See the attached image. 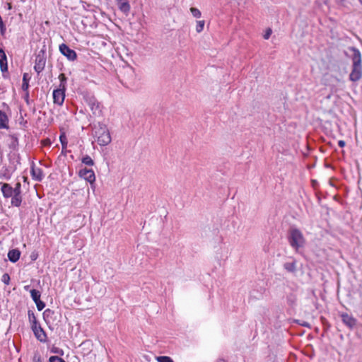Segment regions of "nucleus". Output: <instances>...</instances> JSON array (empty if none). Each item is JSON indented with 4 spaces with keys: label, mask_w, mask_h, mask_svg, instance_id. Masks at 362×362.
Returning a JSON list of instances; mask_svg holds the SVG:
<instances>
[{
    "label": "nucleus",
    "mask_w": 362,
    "mask_h": 362,
    "mask_svg": "<svg viewBox=\"0 0 362 362\" xmlns=\"http://www.w3.org/2000/svg\"><path fill=\"white\" fill-rule=\"evenodd\" d=\"M351 50L352 51V66L349 78L352 82H357L362 78L361 54L360 51L355 47H352Z\"/></svg>",
    "instance_id": "1"
},
{
    "label": "nucleus",
    "mask_w": 362,
    "mask_h": 362,
    "mask_svg": "<svg viewBox=\"0 0 362 362\" xmlns=\"http://www.w3.org/2000/svg\"><path fill=\"white\" fill-rule=\"evenodd\" d=\"M93 131V136L100 146H107L111 142L110 134L105 124L98 122L94 125Z\"/></svg>",
    "instance_id": "2"
},
{
    "label": "nucleus",
    "mask_w": 362,
    "mask_h": 362,
    "mask_svg": "<svg viewBox=\"0 0 362 362\" xmlns=\"http://www.w3.org/2000/svg\"><path fill=\"white\" fill-rule=\"evenodd\" d=\"M28 320L31 325V329L35 337L41 342H45L47 340V334L41 325L37 320L35 313L33 310H29L28 312Z\"/></svg>",
    "instance_id": "3"
},
{
    "label": "nucleus",
    "mask_w": 362,
    "mask_h": 362,
    "mask_svg": "<svg viewBox=\"0 0 362 362\" xmlns=\"http://www.w3.org/2000/svg\"><path fill=\"white\" fill-rule=\"evenodd\" d=\"M288 242L291 246L296 250L303 247L305 238L302 233L296 228H291L288 231Z\"/></svg>",
    "instance_id": "4"
},
{
    "label": "nucleus",
    "mask_w": 362,
    "mask_h": 362,
    "mask_svg": "<svg viewBox=\"0 0 362 362\" xmlns=\"http://www.w3.org/2000/svg\"><path fill=\"white\" fill-rule=\"evenodd\" d=\"M46 46L43 45L42 48L39 51L35 57V62L34 66L35 71L40 74L43 71L46 64Z\"/></svg>",
    "instance_id": "5"
},
{
    "label": "nucleus",
    "mask_w": 362,
    "mask_h": 362,
    "mask_svg": "<svg viewBox=\"0 0 362 362\" xmlns=\"http://www.w3.org/2000/svg\"><path fill=\"white\" fill-rule=\"evenodd\" d=\"M13 189L15 191V196H13L11 199V204L14 206L18 207L21 206L22 202L21 183L20 182H16Z\"/></svg>",
    "instance_id": "6"
},
{
    "label": "nucleus",
    "mask_w": 362,
    "mask_h": 362,
    "mask_svg": "<svg viewBox=\"0 0 362 362\" xmlns=\"http://www.w3.org/2000/svg\"><path fill=\"white\" fill-rule=\"evenodd\" d=\"M59 51L70 61H74L77 58L76 52L70 49L66 44H62L59 45Z\"/></svg>",
    "instance_id": "7"
},
{
    "label": "nucleus",
    "mask_w": 362,
    "mask_h": 362,
    "mask_svg": "<svg viewBox=\"0 0 362 362\" xmlns=\"http://www.w3.org/2000/svg\"><path fill=\"white\" fill-rule=\"evenodd\" d=\"M86 100L94 115H99L101 112L100 103L95 97L90 96L86 98Z\"/></svg>",
    "instance_id": "8"
},
{
    "label": "nucleus",
    "mask_w": 362,
    "mask_h": 362,
    "mask_svg": "<svg viewBox=\"0 0 362 362\" xmlns=\"http://www.w3.org/2000/svg\"><path fill=\"white\" fill-rule=\"evenodd\" d=\"M78 175L81 177L89 182L92 185L95 180V173L93 170L83 168L79 170Z\"/></svg>",
    "instance_id": "9"
},
{
    "label": "nucleus",
    "mask_w": 362,
    "mask_h": 362,
    "mask_svg": "<svg viewBox=\"0 0 362 362\" xmlns=\"http://www.w3.org/2000/svg\"><path fill=\"white\" fill-rule=\"evenodd\" d=\"M65 98V89L59 88L53 91V100L55 104L62 105Z\"/></svg>",
    "instance_id": "10"
},
{
    "label": "nucleus",
    "mask_w": 362,
    "mask_h": 362,
    "mask_svg": "<svg viewBox=\"0 0 362 362\" xmlns=\"http://www.w3.org/2000/svg\"><path fill=\"white\" fill-rule=\"evenodd\" d=\"M30 173L33 180L40 182L43 179L44 175L40 168L35 166L33 162L31 165Z\"/></svg>",
    "instance_id": "11"
},
{
    "label": "nucleus",
    "mask_w": 362,
    "mask_h": 362,
    "mask_svg": "<svg viewBox=\"0 0 362 362\" xmlns=\"http://www.w3.org/2000/svg\"><path fill=\"white\" fill-rule=\"evenodd\" d=\"M1 191L3 194L4 198H13L15 196V191L10 184L8 183H1Z\"/></svg>",
    "instance_id": "12"
},
{
    "label": "nucleus",
    "mask_w": 362,
    "mask_h": 362,
    "mask_svg": "<svg viewBox=\"0 0 362 362\" xmlns=\"http://www.w3.org/2000/svg\"><path fill=\"white\" fill-rule=\"evenodd\" d=\"M341 318L342 322L350 329L356 325V320L348 313H341Z\"/></svg>",
    "instance_id": "13"
},
{
    "label": "nucleus",
    "mask_w": 362,
    "mask_h": 362,
    "mask_svg": "<svg viewBox=\"0 0 362 362\" xmlns=\"http://www.w3.org/2000/svg\"><path fill=\"white\" fill-rule=\"evenodd\" d=\"M21 256V252L18 249H13L8 251V258L11 262H16Z\"/></svg>",
    "instance_id": "14"
},
{
    "label": "nucleus",
    "mask_w": 362,
    "mask_h": 362,
    "mask_svg": "<svg viewBox=\"0 0 362 362\" xmlns=\"http://www.w3.org/2000/svg\"><path fill=\"white\" fill-rule=\"evenodd\" d=\"M0 68L2 72L8 69L6 56L2 49H0Z\"/></svg>",
    "instance_id": "15"
},
{
    "label": "nucleus",
    "mask_w": 362,
    "mask_h": 362,
    "mask_svg": "<svg viewBox=\"0 0 362 362\" xmlns=\"http://www.w3.org/2000/svg\"><path fill=\"white\" fill-rule=\"evenodd\" d=\"M8 117L7 115L1 110H0V128H8Z\"/></svg>",
    "instance_id": "16"
},
{
    "label": "nucleus",
    "mask_w": 362,
    "mask_h": 362,
    "mask_svg": "<svg viewBox=\"0 0 362 362\" xmlns=\"http://www.w3.org/2000/svg\"><path fill=\"white\" fill-rule=\"evenodd\" d=\"M59 140H60V142L62 144V153L64 155H66V148L67 147L68 141H67L66 136L64 133L60 135Z\"/></svg>",
    "instance_id": "17"
},
{
    "label": "nucleus",
    "mask_w": 362,
    "mask_h": 362,
    "mask_svg": "<svg viewBox=\"0 0 362 362\" xmlns=\"http://www.w3.org/2000/svg\"><path fill=\"white\" fill-rule=\"evenodd\" d=\"M284 267L289 272H295L296 270V264L295 262H286L284 264Z\"/></svg>",
    "instance_id": "18"
},
{
    "label": "nucleus",
    "mask_w": 362,
    "mask_h": 362,
    "mask_svg": "<svg viewBox=\"0 0 362 362\" xmlns=\"http://www.w3.org/2000/svg\"><path fill=\"white\" fill-rule=\"evenodd\" d=\"M119 8L121 11L127 14L130 11V5L127 1L122 2L119 4Z\"/></svg>",
    "instance_id": "19"
},
{
    "label": "nucleus",
    "mask_w": 362,
    "mask_h": 362,
    "mask_svg": "<svg viewBox=\"0 0 362 362\" xmlns=\"http://www.w3.org/2000/svg\"><path fill=\"white\" fill-rule=\"evenodd\" d=\"M30 296L35 303L40 300V292L36 289H32L30 291Z\"/></svg>",
    "instance_id": "20"
},
{
    "label": "nucleus",
    "mask_w": 362,
    "mask_h": 362,
    "mask_svg": "<svg viewBox=\"0 0 362 362\" xmlns=\"http://www.w3.org/2000/svg\"><path fill=\"white\" fill-rule=\"evenodd\" d=\"M81 162L88 166H92L94 165L93 160L88 155L83 156L81 159Z\"/></svg>",
    "instance_id": "21"
},
{
    "label": "nucleus",
    "mask_w": 362,
    "mask_h": 362,
    "mask_svg": "<svg viewBox=\"0 0 362 362\" xmlns=\"http://www.w3.org/2000/svg\"><path fill=\"white\" fill-rule=\"evenodd\" d=\"M59 79L60 81L59 88L66 90V77L64 74H60L59 76Z\"/></svg>",
    "instance_id": "22"
},
{
    "label": "nucleus",
    "mask_w": 362,
    "mask_h": 362,
    "mask_svg": "<svg viewBox=\"0 0 362 362\" xmlns=\"http://www.w3.org/2000/svg\"><path fill=\"white\" fill-rule=\"evenodd\" d=\"M9 137L11 138V146L13 147V148H16V146H18V135L16 134H10L9 135Z\"/></svg>",
    "instance_id": "23"
},
{
    "label": "nucleus",
    "mask_w": 362,
    "mask_h": 362,
    "mask_svg": "<svg viewBox=\"0 0 362 362\" xmlns=\"http://www.w3.org/2000/svg\"><path fill=\"white\" fill-rule=\"evenodd\" d=\"M27 76H28V74H24L23 77L22 89L25 91L27 90L29 87L28 80L27 78Z\"/></svg>",
    "instance_id": "24"
},
{
    "label": "nucleus",
    "mask_w": 362,
    "mask_h": 362,
    "mask_svg": "<svg viewBox=\"0 0 362 362\" xmlns=\"http://www.w3.org/2000/svg\"><path fill=\"white\" fill-rule=\"evenodd\" d=\"M158 362H173V360L169 356H158L156 357Z\"/></svg>",
    "instance_id": "25"
},
{
    "label": "nucleus",
    "mask_w": 362,
    "mask_h": 362,
    "mask_svg": "<svg viewBox=\"0 0 362 362\" xmlns=\"http://www.w3.org/2000/svg\"><path fill=\"white\" fill-rule=\"evenodd\" d=\"M190 11L192 13V14L193 15L194 17L195 18H200L201 17V12L197 8H194V7H192L190 8Z\"/></svg>",
    "instance_id": "26"
},
{
    "label": "nucleus",
    "mask_w": 362,
    "mask_h": 362,
    "mask_svg": "<svg viewBox=\"0 0 362 362\" xmlns=\"http://www.w3.org/2000/svg\"><path fill=\"white\" fill-rule=\"evenodd\" d=\"M204 26V21H199L197 22L196 30L200 33L203 30Z\"/></svg>",
    "instance_id": "27"
},
{
    "label": "nucleus",
    "mask_w": 362,
    "mask_h": 362,
    "mask_svg": "<svg viewBox=\"0 0 362 362\" xmlns=\"http://www.w3.org/2000/svg\"><path fill=\"white\" fill-rule=\"evenodd\" d=\"M49 362H65L64 359L62 358L57 356H52L49 359Z\"/></svg>",
    "instance_id": "28"
},
{
    "label": "nucleus",
    "mask_w": 362,
    "mask_h": 362,
    "mask_svg": "<svg viewBox=\"0 0 362 362\" xmlns=\"http://www.w3.org/2000/svg\"><path fill=\"white\" fill-rule=\"evenodd\" d=\"M296 298L294 296L290 295L287 296V301L290 305H293L296 303Z\"/></svg>",
    "instance_id": "29"
},
{
    "label": "nucleus",
    "mask_w": 362,
    "mask_h": 362,
    "mask_svg": "<svg viewBox=\"0 0 362 362\" xmlns=\"http://www.w3.org/2000/svg\"><path fill=\"white\" fill-rule=\"evenodd\" d=\"M1 281L6 285L9 284L10 282V276L7 273L3 274Z\"/></svg>",
    "instance_id": "30"
},
{
    "label": "nucleus",
    "mask_w": 362,
    "mask_h": 362,
    "mask_svg": "<svg viewBox=\"0 0 362 362\" xmlns=\"http://www.w3.org/2000/svg\"><path fill=\"white\" fill-rule=\"evenodd\" d=\"M35 304L37 310L40 311L43 310L45 307V303L42 302L41 300H39L38 301L35 302Z\"/></svg>",
    "instance_id": "31"
},
{
    "label": "nucleus",
    "mask_w": 362,
    "mask_h": 362,
    "mask_svg": "<svg viewBox=\"0 0 362 362\" xmlns=\"http://www.w3.org/2000/svg\"><path fill=\"white\" fill-rule=\"evenodd\" d=\"M0 31L2 35H4L6 31V26L3 21L0 22Z\"/></svg>",
    "instance_id": "32"
},
{
    "label": "nucleus",
    "mask_w": 362,
    "mask_h": 362,
    "mask_svg": "<svg viewBox=\"0 0 362 362\" xmlns=\"http://www.w3.org/2000/svg\"><path fill=\"white\" fill-rule=\"evenodd\" d=\"M272 34V30L270 28L267 29L265 34L264 35V38L267 40L269 38Z\"/></svg>",
    "instance_id": "33"
},
{
    "label": "nucleus",
    "mask_w": 362,
    "mask_h": 362,
    "mask_svg": "<svg viewBox=\"0 0 362 362\" xmlns=\"http://www.w3.org/2000/svg\"><path fill=\"white\" fill-rule=\"evenodd\" d=\"M338 145H339L340 147H341V148H342V147H344V146L346 145V143H345V141H343V140H340V141H339V142H338Z\"/></svg>",
    "instance_id": "34"
},
{
    "label": "nucleus",
    "mask_w": 362,
    "mask_h": 362,
    "mask_svg": "<svg viewBox=\"0 0 362 362\" xmlns=\"http://www.w3.org/2000/svg\"><path fill=\"white\" fill-rule=\"evenodd\" d=\"M52 313L51 310L47 309V310H45L43 315H44L45 317V316H49V313Z\"/></svg>",
    "instance_id": "35"
},
{
    "label": "nucleus",
    "mask_w": 362,
    "mask_h": 362,
    "mask_svg": "<svg viewBox=\"0 0 362 362\" xmlns=\"http://www.w3.org/2000/svg\"><path fill=\"white\" fill-rule=\"evenodd\" d=\"M34 362H42L40 357H38L37 358H36V357H35Z\"/></svg>",
    "instance_id": "36"
},
{
    "label": "nucleus",
    "mask_w": 362,
    "mask_h": 362,
    "mask_svg": "<svg viewBox=\"0 0 362 362\" xmlns=\"http://www.w3.org/2000/svg\"><path fill=\"white\" fill-rule=\"evenodd\" d=\"M340 1H341V4L342 6H346V0H340Z\"/></svg>",
    "instance_id": "37"
},
{
    "label": "nucleus",
    "mask_w": 362,
    "mask_h": 362,
    "mask_svg": "<svg viewBox=\"0 0 362 362\" xmlns=\"http://www.w3.org/2000/svg\"><path fill=\"white\" fill-rule=\"evenodd\" d=\"M217 362H226V361L223 358H219L217 360Z\"/></svg>",
    "instance_id": "38"
},
{
    "label": "nucleus",
    "mask_w": 362,
    "mask_h": 362,
    "mask_svg": "<svg viewBox=\"0 0 362 362\" xmlns=\"http://www.w3.org/2000/svg\"><path fill=\"white\" fill-rule=\"evenodd\" d=\"M47 144H50V142H49V141H44V144H45V145H47Z\"/></svg>",
    "instance_id": "39"
},
{
    "label": "nucleus",
    "mask_w": 362,
    "mask_h": 362,
    "mask_svg": "<svg viewBox=\"0 0 362 362\" xmlns=\"http://www.w3.org/2000/svg\"><path fill=\"white\" fill-rule=\"evenodd\" d=\"M361 4H362V0H358Z\"/></svg>",
    "instance_id": "40"
}]
</instances>
